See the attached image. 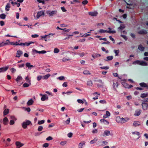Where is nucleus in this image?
Listing matches in <instances>:
<instances>
[{
    "mask_svg": "<svg viewBox=\"0 0 148 148\" xmlns=\"http://www.w3.org/2000/svg\"><path fill=\"white\" fill-rule=\"evenodd\" d=\"M43 127L42 126H40L38 127V130L39 132H40L43 129Z\"/></svg>",
    "mask_w": 148,
    "mask_h": 148,
    "instance_id": "obj_46",
    "label": "nucleus"
},
{
    "mask_svg": "<svg viewBox=\"0 0 148 148\" xmlns=\"http://www.w3.org/2000/svg\"><path fill=\"white\" fill-rule=\"evenodd\" d=\"M118 84L117 82H116V83H115L114 82L113 83V88L115 90H116V88L118 87Z\"/></svg>",
    "mask_w": 148,
    "mask_h": 148,
    "instance_id": "obj_23",
    "label": "nucleus"
},
{
    "mask_svg": "<svg viewBox=\"0 0 148 148\" xmlns=\"http://www.w3.org/2000/svg\"><path fill=\"white\" fill-rule=\"evenodd\" d=\"M143 109L144 110H146L148 108V104L147 103L143 102L142 104Z\"/></svg>",
    "mask_w": 148,
    "mask_h": 148,
    "instance_id": "obj_6",
    "label": "nucleus"
},
{
    "mask_svg": "<svg viewBox=\"0 0 148 148\" xmlns=\"http://www.w3.org/2000/svg\"><path fill=\"white\" fill-rule=\"evenodd\" d=\"M70 59H69V58H67L65 57H64L62 59V61L63 62H66L67 61L70 60Z\"/></svg>",
    "mask_w": 148,
    "mask_h": 148,
    "instance_id": "obj_40",
    "label": "nucleus"
},
{
    "mask_svg": "<svg viewBox=\"0 0 148 148\" xmlns=\"http://www.w3.org/2000/svg\"><path fill=\"white\" fill-rule=\"evenodd\" d=\"M46 99V96L45 95H43L41 97V99L42 101H45Z\"/></svg>",
    "mask_w": 148,
    "mask_h": 148,
    "instance_id": "obj_48",
    "label": "nucleus"
},
{
    "mask_svg": "<svg viewBox=\"0 0 148 148\" xmlns=\"http://www.w3.org/2000/svg\"><path fill=\"white\" fill-rule=\"evenodd\" d=\"M140 65L143 66H146L147 65V63L143 61H140Z\"/></svg>",
    "mask_w": 148,
    "mask_h": 148,
    "instance_id": "obj_27",
    "label": "nucleus"
},
{
    "mask_svg": "<svg viewBox=\"0 0 148 148\" xmlns=\"http://www.w3.org/2000/svg\"><path fill=\"white\" fill-rule=\"evenodd\" d=\"M85 142H83V143H80L78 145V147L79 148H82L83 145H85Z\"/></svg>",
    "mask_w": 148,
    "mask_h": 148,
    "instance_id": "obj_32",
    "label": "nucleus"
},
{
    "mask_svg": "<svg viewBox=\"0 0 148 148\" xmlns=\"http://www.w3.org/2000/svg\"><path fill=\"white\" fill-rule=\"evenodd\" d=\"M132 134H136L138 136H139L140 134V133L139 132H132Z\"/></svg>",
    "mask_w": 148,
    "mask_h": 148,
    "instance_id": "obj_47",
    "label": "nucleus"
},
{
    "mask_svg": "<svg viewBox=\"0 0 148 148\" xmlns=\"http://www.w3.org/2000/svg\"><path fill=\"white\" fill-rule=\"evenodd\" d=\"M7 44L6 43H4V42H2L1 43H0V47L6 45Z\"/></svg>",
    "mask_w": 148,
    "mask_h": 148,
    "instance_id": "obj_45",
    "label": "nucleus"
},
{
    "mask_svg": "<svg viewBox=\"0 0 148 148\" xmlns=\"http://www.w3.org/2000/svg\"><path fill=\"white\" fill-rule=\"evenodd\" d=\"M49 146V144L48 143H45L43 145V147H47Z\"/></svg>",
    "mask_w": 148,
    "mask_h": 148,
    "instance_id": "obj_55",
    "label": "nucleus"
},
{
    "mask_svg": "<svg viewBox=\"0 0 148 148\" xmlns=\"http://www.w3.org/2000/svg\"><path fill=\"white\" fill-rule=\"evenodd\" d=\"M10 117L12 120H14V121H16V118L14 116H11Z\"/></svg>",
    "mask_w": 148,
    "mask_h": 148,
    "instance_id": "obj_62",
    "label": "nucleus"
},
{
    "mask_svg": "<svg viewBox=\"0 0 148 148\" xmlns=\"http://www.w3.org/2000/svg\"><path fill=\"white\" fill-rule=\"evenodd\" d=\"M44 12L43 11H41L40 12H38L36 16L37 18H38L40 16L44 15Z\"/></svg>",
    "mask_w": 148,
    "mask_h": 148,
    "instance_id": "obj_7",
    "label": "nucleus"
},
{
    "mask_svg": "<svg viewBox=\"0 0 148 148\" xmlns=\"http://www.w3.org/2000/svg\"><path fill=\"white\" fill-rule=\"evenodd\" d=\"M10 4L9 3H8L6 5L5 7V10L6 11H9L10 10Z\"/></svg>",
    "mask_w": 148,
    "mask_h": 148,
    "instance_id": "obj_20",
    "label": "nucleus"
},
{
    "mask_svg": "<svg viewBox=\"0 0 148 148\" xmlns=\"http://www.w3.org/2000/svg\"><path fill=\"white\" fill-rule=\"evenodd\" d=\"M50 76V74H47L45 75L42 76V78L44 79H47Z\"/></svg>",
    "mask_w": 148,
    "mask_h": 148,
    "instance_id": "obj_31",
    "label": "nucleus"
},
{
    "mask_svg": "<svg viewBox=\"0 0 148 148\" xmlns=\"http://www.w3.org/2000/svg\"><path fill=\"white\" fill-rule=\"evenodd\" d=\"M106 114L108 117L110 116V113L108 111H106Z\"/></svg>",
    "mask_w": 148,
    "mask_h": 148,
    "instance_id": "obj_60",
    "label": "nucleus"
},
{
    "mask_svg": "<svg viewBox=\"0 0 148 148\" xmlns=\"http://www.w3.org/2000/svg\"><path fill=\"white\" fill-rule=\"evenodd\" d=\"M8 66L3 67L0 68V71H1V72L5 71L8 69Z\"/></svg>",
    "mask_w": 148,
    "mask_h": 148,
    "instance_id": "obj_9",
    "label": "nucleus"
},
{
    "mask_svg": "<svg viewBox=\"0 0 148 148\" xmlns=\"http://www.w3.org/2000/svg\"><path fill=\"white\" fill-rule=\"evenodd\" d=\"M42 78V76L41 75H39L37 77V79L38 81H39Z\"/></svg>",
    "mask_w": 148,
    "mask_h": 148,
    "instance_id": "obj_50",
    "label": "nucleus"
},
{
    "mask_svg": "<svg viewBox=\"0 0 148 148\" xmlns=\"http://www.w3.org/2000/svg\"><path fill=\"white\" fill-rule=\"evenodd\" d=\"M34 42H26L25 43V46L26 45L27 46H29L30 44H33L34 43Z\"/></svg>",
    "mask_w": 148,
    "mask_h": 148,
    "instance_id": "obj_39",
    "label": "nucleus"
},
{
    "mask_svg": "<svg viewBox=\"0 0 148 148\" xmlns=\"http://www.w3.org/2000/svg\"><path fill=\"white\" fill-rule=\"evenodd\" d=\"M34 103V101L32 99L29 100L27 103V104L28 106L32 105Z\"/></svg>",
    "mask_w": 148,
    "mask_h": 148,
    "instance_id": "obj_21",
    "label": "nucleus"
},
{
    "mask_svg": "<svg viewBox=\"0 0 148 148\" xmlns=\"http://www.w3.org/2000/svg\"><path fill=\"white\" fill-rule=\"evenodd\" d=\"M45 122V120H42L40 121H38V124L39 125H41L44 123Z\"/></svg>",
    "mask_w": 148,
    "mask_h": 148,
    "instance_id": "obj_44",
    "label": "nucleus"
},
{
    "mask_svg": "<svg viewBox=\"0 0 148 148\" xmlns=\"http://www.w3.org/2000/svg\"><path fill=\"white\" fill-rule=\"evenodd\" d=\"M140 61L139 60H136L134 62H133L132 63V64H137L140 65Z\"/></svg>",
    "mask_w": 148,
    "mask_h": 148,
    "instance_id": "obj_34",
    "label": "nucleus"
},
{
    "mask_svg": "<svg viewBox=\"0 0 148 148\" xmlns=\"http://www.w3.org/2000/svg\"><path fill=\"white\" fill-rule=\"evenodd\" d=\"M77 101L79 103L82 104H83L84 103V102L81 99H78L77 100Z\"/></svg>",
    "mask_w": 148,
    "mask_h": 148,
    "instance_id": "obj_52",
    "label": "nucleus"
},
{
    "mask_svg": "<svg viewBox=\"0 0 148 148\" xmlns=\"http://www.w3.org/2000/svg\"><path fill=\"white\" fill-rule=\"evenodd\" d=\"M109 30H103V29H100L99 30V32L100 33H103L106 32L107 33H112V34H115L116 33V31L114 30H111L112 29L110 27L108 28Z\"/></svg>",
    "mask_w": 148,
    "mask_h": 148,
    "instance_id": "obj_1",
    "label": "nucleus"
},
{
    "mask_svg": "<svg viewBox=\"0 0 148 148\" xmlns=\"http://www.w3.org/2000/svg\"><path fill=\"white\" fill-rule=\"evenodd\" d=\"M141 111L140 109H138L136 110L134 113V115L135 116H138L141 113Z\"/></svg>",
    "mask_w": 148,
    "mask_h": 148,
    "instance_id": "obj_12",
    "label": "nucleus"
},
{
    "mask_svg": "<svg viewBox=\"0 0 148 148\" xmlns=\"http://www.w3.org/2000/svg\"><path fill=\"white\" fill-rule=\"evenodd\" d=\"M67 142L66 141H62L60 143V144L62 146L64 145Z\"/></svg>",
    "mask_w": 148,
    "mask_h": 148,
    "instance_id": "obj_54",
    "label": "nucleus"
},
{
    "mask_svg": "<svg viewBox=\"0 0 148 148\" xmlns=\"http://www.w3.org/2000/svg\"><path fill=\"white\" fill-rule=\"evenodd\" d=\"M23 53V52L21 50L18 51L16 54V57H20L21 55Z\"/></svg>",
    "mask_w": 148,
    "mask_h": 148,
    "instance_id": "obj_10",
    "label": "nucleus"
},
{
    "mask_svg": "<svg viewBox=\"0 0 148 148\" xmlns=\"http://www.w3.org/2000/svg\"><path fill=\"white\" fill-rule=\"evenodd\" d=\"M100 68L102 69L107 70L109 69V67L108 66H106L103 67H100Z\"/></svg>",
    "mask_w": 148,
    "mask_h": 148,
    "instance_id": "obj_49",
    "label": "nucleus"
},
{
    "mask_svg": "<svg viewBox=\"0 0 148 148\" xmlns=\"http://www.w3.org/2000/svg\"><path fill=\"white\" fill-rule=\"evenodd\" d=\"M8 119L6 117L4 118L3 119V123L4 125H6L7 124L6 123L8 122Z\"/></svg>",
    "mask_w": 148,
    "mask_h": 148,
    "instance_id": "obj_28",
    "label": "nucleus"
},
{
    "mask_svg": "<svg viewBox=\"0 0 148 148\" xmlns=\"http://www.w3.org/2000/svg\"><path fill=\"white\" fill-rule=\"evenodd\" d=\"M125 27V26L124 24H122L120 25L118 29V31L119 32L120 30L121 31H122L123 29Z\"/></svg>",
    "mask_w": 148,
    "mask_h": 148,
    "instance_id": "obj_15",
    "label": "nucleus"
},
{
    "mask_svg": "<svg viewBox=\"0 0 148 148\" xmlns=\"http://www.w3.org/2000/svg\"><path fill=\"white\" fill-rule=\"evenodd\" d=\"M88 3V1L87 0H84L82 1V3L84 5L87 4Z\"/></svg>",
    "mask_w": 148,
    "mask_h": 148,
    "instance_id": "obj_57",
    "label": "nucleus"
},
{
    "mask_svg": "<svg viewBox=\"0 0 148 148\" xmlns=\"http://www.w3.org/2000/svg\"><path fill=\"white\" fill-rule=\"evenodd\" d=\"M57 79L60 80H62L64 79V77L63 76H61L58 77Z\"/></svg>",
    "mask_w": 148,
    "mask_h": 148,
    "instance_id": "obj_56",
    "label": "nucleus"
},
{
    "mask_svg": "<svg viewBox=\"0 0 148 148\" xmlns=\"http://www.w3.org/2000/svg\"><path fill=\"white\" fill-rule=\"evenodd\" d=\"M87 85L88 86H92V81L89 80L88 81Z\"/></svg>",
    "mask_w": 148,
    "mask_h": 148,
    "instance_id": "obj_38",
    "label": "nucleus"
},
{
    "mask_svg": "<svg viewBox=\"0 0 148 148\" xmlns=\"http://www.w3.org/2000/svg\"><path fill=\"white\" fill-rule=\"evenodd\" d=\"M31 123V122L29 120H27L26 122H23L22 124V126L23 128L26 129L27 126L30 125Z\"/></svg>",
    "mask_w": 148,
    "mask_h": 148,
    "instance_id": "obj_3",
    "label": "nucleus"
},
{
    "mask_svg": "<svg viewBox=\"0 0 148 148\" xmlns=\"http://www.w3.org/2000/svg\"><path fill=\"white\" fill-rule=\"evenodd\" d=\"M113 56H107L106 58L107 60L106 61H109L112 60L113 59Z\"/></svg>",
    "mask_w": 148,
    "mask_h": 148,
    "instance_id": "obj_37",
    "label": "nucleus"
},
{
    "mask_svg": "<svg viewBox=\"0 0 148 148\" xmlns=\"http://www.w3.org/2000/svg\"><path fill=\"white\" fill-rule=\"evenodd\" d=\"M15 144L17 146V148H19L23 146V144L21 143V142L18 141H16L15 143Z\"/></svg>",
    "mask_w": 148,
    "mask_h": 148,
    "instance_id": "obj_11",
    "label": "nucleus"
},
{
    "mask_svg": "<svg viewBox=\"0 0 148 148\" xmlns=\"http://www.w3.org/2000/svg\"><path fill=\"white\" fill-rule=\"evenodd\" d=\"M26 66L28 69H31V68L34 67V66L33 65H31L30 63L29 62L26 63Z\"/></svg>",
    "mask_w": 148,
    "mask_h": 148,
    "instance_id": "obj_16",
    "label": "nucleus"
},
{
    "mask_svg": "<svg viewBox=\"0 0 148 148\" xmlns=\"http://www.w3.org/2000/svg\"><path fill=\"white\" fill-rule=\"evenodd\" d=\"M108 142L106 141H103L102 142L101 145L102 146H104L107 144Z\"/></svg>",
    "mask_w": 148,
    "mask_h": 148,
    "instance_id": "obj_51",
    "label": "nucleus"
},
{
    "mask_svg": "<svg viewBox=\"0 0 148 148\" xmlns=\"http://www.w3.org/2000/svg\"><path fill=\"white\" fill-rule=\"evenodd\" d=\"M100 121L103 123L104 124L106 125H108L109 124V122L106 120L104 119H101L100 120Z\"/></svg>",
    "mask_w": 148,
    "mask_h": 148,
    "instance_id": "obj_18",
    "label": "nucleus"
},
{
    "mask_svg": "<svg viewBox=\"0 0 148 148\" xmlns=\"http://www.w3.org/2000/svg\"><path fill=\"white\" fill-rule=\"evenodd\" d=\"M114 51L115 53V56H118V54L119 52V49H118L117 50H114Z\"/></svg>",
    "mask_w": 148,
    "mask_h": 148,
    "instance_id": "obj_41",
    "label": "nucleus"
},
{
    "mask_svg": "<svg viewBox=\"0 0 148 148\" xmlns=\"http://www.w3.org/2000/svg\"><path fill=\"white\" fill-rule=\"evenodd\" d=\"M57 13V10H53L51 12L48 11L47 12V13L49 14V16H53L54 14H56Z\"/></svg>",
    "mask_w": 148,
    "mask_h": 148,
    "instance_id": "obj_5",
    "label": "nucleus"
},
{
    "mask_svg": "<svg viewBox=\"0 0 148 148\" xmlns=\"http://www.w3.org/2000/svg\"><path fill=\"white\" fill-rule=\"evenodd\" d=\"M138 48L139 50L141 51H143L145 49L144 47H143L141 45H140L138 46Z\"/></svg>",
    "mask_w": 148,
    "mask_h": 148,
    "instance_id": "obj_26",
    "label": "nucleus"
},
{
    "mask_svg": "<svg viewBox=\"0 0 148 148\" xmlns=\"http://www.w3.org/2000/svg\"><path fill=\"white\" fill-rule=\"evenodd\" d=\"M59 50L57 48H55L54 49V52L55 53H58L59 52Z\"/></svg>",
    "mask_w": 148,
    "mask_h": 148,
    "instance_id": "obj_42",
    "label": "nucleus"
},
{
    "mask_svg": "<svg viewBox=\"0 0 148 148\" xmlns=\"http://www.w3.org/2000/svg\"><path fill=\"white\" fill-rule=\"evenodd\" d=\"M139 34H145L147 33V32L145 30H142L138 32Z\"/></svg>",
    "mask_w": 148,
    "mask_h": 148,
    "instance_id": "obj_24",
    "label": "nucleus"
},
{
    "mask_svg": "<svg viewBox=\"0 0 148 148\" xmlns=\"http://www.w3.org/2000/svg\"><path fill=\"white\" fill-rule=\"evenodd\" d=\"M83 73L84 75H90L91 73L88 70H85L83 71Z\"/></svg>",
    "mask_w": 148,
    "mask_h": 148,
    "instance_id": "obj_30",
    "label": "nucleus"
},
{
    "mask_svg": "<svg viewBox=\"0 0 148 148\" xmlns=\"http://www.w3.org/2000/svg\"><path fill=\"white\" fill-rule=\"evenodd\" d=\"M90 35L89 34H85L81 36L82 37H86L88 36H90Z\"/></svg>",
    "mask_w": 148,
    "mask_h": 148,
    "instance_id": "obj_61",
    "label": "nucleus"
},
{
    "mask_svg": "<svg viewBox=\"0 0 148 148\" xmlns=\"http://www.w3.org/2000/svg\"><path fill=\"white\" fill-rule=\"evenodd\" d=\"M67 135L68 137L71 138L73 134L71 132H70Z\"/></svg>",
    "mask_w": 148,
    "mask_h": 148,
    "instance_id": "obj_63",
    "label": "nucleus"
},
{
    "mask_svg": "<svg viewBox=\"0 0 148 148\" xmlns=\"http://www.w3.org/2000/svg\"><path fill=\"white\" fill-rule=\"evenodd\" d=\"M109 135L113 136V134L110 133V131L108 130H106L104 131L103 133L101 134V136L105 137L107 136H109Z\"/></svg>",
    "mask_w": 148,
    "mask_h": 148,
    "instance_id": "obj_2",
    "label": "nucleus"
},
{
    "mask_svg": "<svg viewBox=\"0 0 148 148\" xmlns=\"http://www.w3.org/2000/svg\"><path fill=\"white\" fill-rule=\"evenodd\" d=\"M9 112V109H6L4 110L3 111V114L4 115L7 114Z\"/></svg>",
    "mask_w": 148,
    "mask_h": 148,
    "instance_id": "obj_29",
    "label": "nucleus"
},
{
    "mask_svg": "<svg viewBox=\"0 0 148 148\" xmlns=\"http://www.w3.org/2000/svg\"><path fill=\"white\" fill-rule=\"evenodd\" d=\"M99 102L101 103H106V101L105 100H101L99 101Z\"/></svg>",
    "mask_w": 148,
    "mask_h": 148,
    "instance_id": "obj_58",
    "label": "nucleus"
},
{
    "mask_svg": "<svg viewBox=\"0 0 148 148\" xmlns=\"http://www.w3.org/2000/svg\"><path fill=\"white\" fill-rule=\"evenodd\" d=\"M10 71L12 73H14L16 71V70L14 68H12L10 69Z\"/></svg>",
    "mask_w": 148,
    "mask_h": 148,
    "instance_id": "obj_43",
    "label": "nucleus"
},
{
    "mask_svg": "<svg viewBox=\"0 0 148 148\" xmlns=\"http://www.w3.org/2000/svg\"><path fill=\"white\" fill-rule=\"evenodd\" d=\"M22 79V77L21 76L18 75V76L15 80L17 82H18L19 81V80H21Z\"/></svg>",
    "mask_w": 148,
    "mask_h": 148,
    "instance_id": "obj_33",
    "label": "nucleus"
},
{
    "mask_svg": "<svg viewBox=\"0 0 148 148\" xmlns=\"http://www.w3.org/2000/svg\"><path fill=\"white\" fill-rule=\"evenodd\" d=\"M14 123V120H11L10 121V125H13Z\"/></svg>",
    "mask_w": 148,
    "mask_h": 148,
    "instance_id": "obj_59",
    "label": "nucleus"
},
{
    "mask_svg": "<svg viewBox=\"0 0 148 148\" xmlns=\"http://www.w3.org/2000/svg\"><path fill=\"white\" fill-rule=\"evenodd\" d=\"M101 56V55L99 53H96L95 55H92V56L93 58L94 59L98 57H99Z\"/></svg>",
    "mask_w": 148,
    "mask_h": 148,
    "instance_id": "obj_25",
    "label": "nucleus"
},
{
    "mask_svg": "<svg viewBox=\"0 0 148 148\" xmlns=\"http://www.w3.org/2000/svg\"><path fill=\"white\" fill-rule=\"evenodd\" d=\"M6 16V15L4 14H2L0 15V18L4 19L5 18Z\"/></svg>",
    "mask_w": 148,
    "mask_h": 148,
    "instance_id": "obj_35",
    "label": "nucleus"
},
{
    "mask_svg": "<svg viewBox=\"0 0 148 148\" xmlns=\"http://www.w3.org/2000/svg\"><path fill=\"white\" fill-rule=\"evenodd\" d=\"M139 84L142 87H147L148 88V85H147L146 83L144 82L141 83Z\"/></svg>",
    "mask_w": 148,
    "mask_h": 148,
    "instance_id": "obj_19",
    "label": "nucleus"
},
{
    "mask_svg": "<svg viewBox=\"0 0 148 148\" xmlns=\"http://www.w3.org/2000/svg\"><path fill=\"white\" fill-rule=\"evenodd\" d=\"M116 120L117 122L121 123H123L126 122L124 118H120L119 117H117L116 118Z\"/></svg>",
    "mask_w": 148,
    "mask_h": 148,
    "instance_id": "obj_4",
    "label": "nucleus"
},
{
    "mask_svg": "<svg viewBox=\"0 0 148 148\" xmlns=\"http://www.w3.org/2000/svg\"><path fill=\"white\" fill-rule=\"evenodd\" d=\"M98 140V139L97 138H94L93 140L90 141V144H93L95 143Z\"/></svg>",
    "mask_w": 148,
    "mask_h": 148,
    "instance_id": "obj_17",
    "label": "nucleus"
},
{
    "mask_svg": "<svg viewBox=\"0 0 148 148\" xmlns=\"http://www.w3.org/2000/svg\"><path fill=\"white\" fill-rule=\"evenodd\" d=\"M140 125V122L138 121H135L133 123V126L134 127Z\"/></svg>",
    "mask_w": 148,
    "mask_h": 148,
    "instance_id": "obj_13",
    "label": "nucleus"
},
{
    "mask_svg": "<svg viewBox=\"0 0 148 148\" xmlns=\"http://www.w3.org/2000/svg\"><path fill=\"white\" fill-rule=\"evenodd\" d=\"M61 9L62 10L63 12H65L66 11V10L65 9V8L64 7H62L61 8Z\"/></svg>",
    "mask_w": 148,
    "mask_h": 148,
    "instance_id": "obj_64",
    "label": "nucleus"
},
{
    "mask_svg": "<svg viewBox=\"0 0 148 148\" xmlns=\"http://www.w3.org/2000/svg\"><path fill=\"white\" fill-rule=\"evenodd\" d=\"M28 82L29 84L27 83H25L23 85V87H27L31 85V84L30 83V81L29 80Z\"/></svg>",
    "mask_w": 148,
    "mask_h": 148,
    "instance_id": "obj_22",
    "label": "nucleus"
},
{
    "mask_svg": "<svg viewBox=\"0 0 148 148\" xmlns=\"http://www.w3.org/2000/svg\"><path fill=\"white\" fill-rule=\"evenodd\" d=\"M88 14L89 15L93 16H95L97 15L98 13L97 12H88Z\"/></svg>",
    "mask_w": 148,
    "mask_h": 148,
    "instance_id": "obj_8",
    "label": "nucleus"
},
{
    "mask_svg": "<svg viewBox=\"0 0 148 148\" xmlns=\"http://www.w3.org/2000/svg\"><path fill=\"white\" fill-rule=\"evenodd\" d=\"M148 95V94L147 93H143V94H142L140 95V97L143 98H144L145 97H147Z\"/></svg>",
    "mask_w": 148,
    "mask_h": 148,
    "instance_id": "obj_36",
    "label": "nucleus"
},
{
    "mask_svg": "<svg viewBox=\"0 0 148 148\" xmlns=\"http://www.w3.org/2000/svg\"><path fill=\"white\" fill-rule=\"evenodd\" d=\"M121 37H122L123 38L125 39V40L126 41L127 40V38L125 36L123 35H121Z\"/></svg>",
    "mask_w": 148,
    "mask_h": 148,
    "instance_id": "obj_53",
    "label": "nucleus"
},
{
    "mask_svg": "<svg viewBox=\"0 0 148 148\" xmlns=\"http://www.w3.org/2000/svg\"><path fill=\"white\" fill-rule=\"evenodd\" d=\"M33 52H36V53H42V54H44V53H46V51L45 50H42L41 51H38L35 49L33 50Z\"/></svg>",
    "mask_w": 148,
    "mask_h": 148,
    "instance_id": "obj_14",
    "label": "nucleus"
}]
</instances>
